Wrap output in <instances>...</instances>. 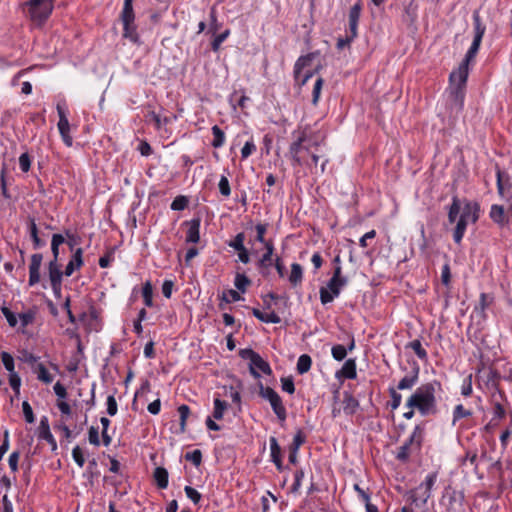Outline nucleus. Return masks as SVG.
I'll return each mask as SVG.
<instances>
[{
    "label": "nucleus",
    "mask_w": 512,
    "mask_h": 512,
    "mask_svg": "<svg viewBox=\"0 0 512 512\" xmlns=\"http://www.w3.org/2000/svg\"><path fill=\"white\" fill-rule=\"evenodd\" d=\"M436 386H440L436 381L422 384L408 398L406 406L418 410L422 416L436 414Z\"/></svg>",
    "instance_id": "f257e3e1"
},
{
    "label": "nucleus",
    "mask_w": 512,
    "mask_h": 512,
    "mask_svg": "<svg viewBox=\"0 0 512 512\" xmlns=\"http://www.w3.org/2000/svg\"><path fill=\"white\" fill-rule=\"evenodd\" d=\"M473 59H468V53H466L464 60L459 65L456 71L450 74V97L457 106L458 110L463 108L465 86L469 75V63Z\"/></svg>",
    "instance_id": "f03ea898"
},
{
    "label": "nucleus",
    "mask_w": 512,
    "mask_h": 512,
    "mask_svg": "<svg viewBox=\"0 0 512 512\" xmlns=\"http://www.w3.org/2000/svg\"><path fill=\"white\" fill-rule=\"evenodd\" d=\"M26 5L30 19L38 25L49 18L54 8L53 0H29Z\"/></svg>",
    "instance_id": "7ed1b4c3"
},
{
    "label": "nucleus",
    "mask_w": 512,
    "mask_h": 512,
    "mask_svg": "<svg viewBox=\"0 0 512 512\" xmlns=\"http://www.w3.org/2000/svg\"><path fill=\"white\" fill-rule=\"evenodd\" d=\"M424 429L417 425L409 439L399 447L396 458L400 461H407L412 451L419 450L423 441Z\"/></svg>",
    "instance_id": "20e7f679"
},
{
    "label": "nucleus",
    "mask_w": 512,
    "mask_h": 512,
    "mask_svg": "<svg viewBox=\"0 0 512 512\" xmlns=\"http://www.w3.org/2000/svg\"><path fill=\"white\" fill-rule=\"evenodd\" d=\"M441 504L446 507L447 512H465L463 493L450 486L445 489Z\"/></svg>",
    "instance_id": "39448f33"
},
{
    "label": "nucleus",
    "mask_w": 512,
    "mask_h": 512,
    "mask_svg": "<svg viewBox=\"0 0 512 512\" xmlns=\"http://www.w3.org/2000/svg\"><path fill=\"white\" fill-rule=\"evenodd\" d=\"M473 24H474V38L473 42L467 51L468 59H474L480 48L482 38L486 31V26L482 22L479 12L476 10L473 13Z\"/></svg>",
    "instance_id": "423d86ee"
},
{
    "label": "nucleus",
    "mask_w": 512,
    "mask_h": 512,
    "mask_svg": "<svg viewBox=\"0 0 512 512\" xmlns=\"http://www.w3.org/2000/svg\"><path fill=\"white\" fill-rule=\"evenodd\" d=\"M347 279H333L331 278L326 287L320 288V301L323 305L328 304L338 297L341 289L347 284Z\"/></svg>",
    "instance_id": "0eeeda50"
},
{
    "label": "nucleus",
    "mask_w": 512,
    "mask_h": 512,
    "mask_svg": "<svg viewBox=\"0 0 512 512\" xmlns=\"http://www.w3.org/2000/svg\"><path fill=\"white\" fill-rule=\"evenodd\" d=\"M307 135L305 131H300L297 134L296 140L290 145L289 152L295 165H303L305 163L302 153L309 152V146L305 145Z\"/></svg>",
    "instance_id": "6e6552de"
},
{
    "label": "nucleus",
    "mask_w": 512,
    "mask_h": 512,
    "mask_svg": "<svg viewBox=\"0 0 512 512\" xmlns=\"http://www.w3.org/2000/svg\"><path fill=\"white\" fill-rule=\"evenodd\" d=\"M314 56L315 53H309L305 56H301L294 65V78L300 86L305 85L308 79L313 75L310 71H307L302 75V71L305 67L310 66Z\"/></svg>",
    "instance_id": "1a4fd4ad"
},
{
    "label": "nucleus",
    "mask_w": 512,
    "mask_h": 512,
    "mask_svg": "<svg viewBox=\"0 0 512 512\" xmlns=\"http://www.w3.org/2000/svg\"><path fill=\"white\" fill-rule=\"evenodd\" d=\"M57 112L59 116L58 129L64 143L70 147L73 144V139L70 135V124L66 113L60 104L57 105Z\"/></svg>",
    "instance_id": "9d476101"
},
{
    "label": "nucleus",
    "mask_w": 512,
    "mask_h": 512,
    "mask_svg": "<svg viewBox=\"0 0 512 512\" xmlns=\"http://www.w3.org/2000/svg\"><path fill=\"white\" fill-rule=\"evenodd\" d=\"M49 270V279L51 282V287L55 294L60 293L61 291V282L63 273L60 270V265L56 260H51L48 266Z\"/></svg>",
    "instance_id": "9b49d317"
},
{
    "label": "nucleus",
    "mask_w": 512,
    "mask_h": 512,
    "mask_svg": "<svg viewBox=\"0 0 512 512\" xmlns=\"http://www.w3.org/2000/svg\"><path fill=\"white\" fill-rule=\"evenodd\" d=\"M258 370H260L266 375L272 374V369L269 363L265 361L259 354L255 358H253L249 364V371L251 375L257 379L260 378Z\"/></svg>",
    "instance_id": "f8f14e48"
},
{
    "label": "nucleus",
    "mask_w": 512,
    "mask_h": 512,
    "mask_svg": "<svg viewBox=\"0 0 512 512\" xmlns=\"http://www.w3.org/2000/svg\"><path fill=\"white\" fill-rule=\"evenodd\" d=\"M42 254L36 253L31 256L29 265V285L33 286L40 281V267L42 263Z\"/></svg>",
    "instance_id": "ddd939ff"
},
{
    "label": "nucleus",
    "mask_w": 512,
    "mask_h": 512,
    "mask_svg": "<svg viewBox=\"0 0 512 512\" xmlns=\"http://www.w3.org/2000/svg\"><path fill=\"white\" fill-rule=\"evenodd\" d=\"M38 437L40 439H43V440L47 441L51 445L52 450H56L57 449L56 440H55V438L53 437V435H52V433L50 431V426H49L48 418L45 417V416L42 417L41 420H40V423H39V426H38Z\"/></svg>",
    "instance_id": "4468645a"
},
{
    "label": "nucleus",
    "mask_w": 512,
    "mask_h": 512,
    "mask_svg": "<svg viewBox=\"0 0 512 512\" xmlns=\"http://www.w3.org/2000/svg\"><path fill=\"white\" fill-rule=\"evenodd\" d=\"M437 479L436 473L429 474L425 481L421 483L417 488L418 490L422 491V494L420 495L421 503L425 505L428 501V499L431 496V489L433 485L435 484Z\"/></svg>",
    "instance_id": "2eb2a0df"
},
{
    "label": "nucleus",
    "mask_w": 512,
    "mask_h": 512,
    "mask_svg": "<svg viewBox=\"0 0 512 512\" xmlns=\"http://www.w3.org/2000/svg\"><path fill=\"white\" fill-rule=\"evenodd\" d=\"M459 218L471 223L477 222L479 218V205L475 202L473 203L467 201L461 211Z\"/></svg>",
    "instance_id": "dca6fc26"
},
{
    "label": "nucleus",
    "mask_w": 512,
    "mask_h": 512,
    "mask_svg": "<svg viewBox=\"0 0 512 512\" xmlns=\"http://www.w3.org/2000/svg\"><path fill=\"white\" fill-rule=\"evenodd\" d=\"M361 5L356 3L353 5L349 11V28L350 33H352V37L357 36V26L360 18Z\"/></svg>",
    "instance_id": "f3484780"
},
{
    "label": "nucleus",
    "mask_w": 512,
    "mask_h": 512,
    "mask_svg": "<svg viewBox=\"0 0 512 512\" xmlns=\"http://www.w3.org/2000/svg\"><path fill=\"white\" fill-rule=\"evenodd\" d=\"M82 253H83V251L81 248H78L75 251L72 259L66 265V268L64 271V274L66 276H71L76 269H79L83 265Z\"/></svg>",
    "instance_id": "a211bd4d"
},
{
    "label": "nucleus",
    "mask_w": 512,
    "mask_h": 512,
    "mask_svg": "<svg viewBox=\"0 0 512 512\" xmlns=\"http://www.w3.org/2000/svg\"><path fill=\"white\" fill-rule=\"evenodd\" d=\"M189 227L186 234V242L198 243L200 240V219H192L188 223Z\"/></svg>",
    "instance_id": "6ab92c4d"
},
{
    "label": "nucleus",
    "mask_w": 512,
    "mask_h": 512,
    "mask_svg": "<svg viewBox=\"0 0 512 512\" xmlns=\"http://www.w3.org/2000/svg\"><path fill=\"white\" fill-rule=\"evenodd\" d=\"M271 458L278 470H282L281 448L275 437H270Z\"/></svg>",
    "instance_id": "aec40b11"
},
{
    "label": "nucleus",
    "mask_w": 512,
    "mask_h": 512,
    "mask_svg": "<svg viewBox=\"0 0 512 512\" xmlns=\"http://www.w3.org/2000/svg\"><path fill=\"white\" fill-rule=\"evenodd\" d=\"M252 314L258 320H260V321H262L264 323L278 324L281 321L280 317L275 312L263 313L259 309L253 308L252 309Z\"/></svg>",
    "instance_id": "412c9836"
},
{
    "label": "nucleus",
    "mask_w": 512,
    "mask_h": 512,
    "mask_svg": "<svg viewBox=\"0 0 512 512\" xmlns=\"http://www.w3.org/2000/svg\"><path fill=\"white\" fill-rule=\"evenodd\" d=\"M419 369H415L411 374L404 376L398 383L399 390L411 389L418 381Z\"/></svg>",
    "instance_id": "4be33fe9"
},
{
    "label": "nucleus",
    "mask_w": 512,
    "mask_h": 512,
    "mask_svg": "<svg viewBox=\"0 0 512 512\" xmlns=\"http://www.w3.org/2000/svg\"><path fill=\"white\" fill-rule=\"evenodd\" d=\"M266 252L262 255L258 262V266L260 268H268L271 266L272 263V256L274 252V245L272 241H268L264 245Z\"/></svg>",
    "instance_id": "5701e85b"
},
{
    "label": "nucleus",
    "mask_w": 512,
    "mask_h": 512,
    "mask_svg": "<svg viewBox=\"0 0 512 512\" xmlns=\"http://www.w3.org/2000/svg\"><path fill=\"white\" fill-rule=\"evenodd\" d=\"M132 2L133 0H124L123 10L120 16L123 24L128 25L135 20Z\"/></svg>",
    "instance_id": "b1692460"
},
{
    "label": "nucleus",
    "mask_w": 512,
    "mask_h": 512,
    "mask_svg": "<svg viewBox=\"0 0 512 512\" xmlns=\"http://www.w3.org/2000/svg\"><path fill=\"white\" fill-rule=\"evenodd\" d=\"M359 407V402L351 394L345 393L343 399V410L346 414L352 415Z\"/></svg>",
    "instance_id": "393cba45"
},
{
    "label": "nucleus",
    "mask_w": 512,
    "mask_h": 512,
    "mask_svg": "<svg viewBox=\"0 0 512 512\" xmlns=\"http://www.w3.org/2000/svg\"><path fill=\"white\" fill-rule=\"evenodd\" d=\"M154 479L156 481L157 486L160 489H165L168 486V471L164 467H157L154 470Z\"/></svg>",
    "instance_id": "a878e982"
},
{
    "label": "nucleus",
    "mask_w": 512,
    "mask_h": 512,
    "mask_svg": "<svg viewBox=\"0 0 512 512\" xmlns=\"http://www.w3.org/2000/svg\"><path fill=\"white\" fill-rule=\"evenodd\" d=\"M270 405H271L274 413L276 414L277 418L280 421H285V419L287 417V412H286V408L284 407V405L282 403L281 397L279 395L277 397H275L273 400L270 401Z\"/></svg>",
    "instance_id": "bb28decb"
},
{
    "label": "nucleus",
    "mask_w": 512,
    "mask_h": 512,
    "mask_svg": "<svg viewBox=\"0 0 512 512\" xmlns=\"http://www.w3.org/2000/svg\"><path fill=\"white\" fill-rule=\"evenodd\" d=\"M490 218L497 224L504 226L507 223L504 208L501 205H492Z\"/></svg>",
    "instance_id": "cd10ccee"
},
{
    "label": "nucleus",
    "mask_w": 512,
    "mask_h": 512,
    "mask_svg": "<svg viewBox=\"0 0 512 512\" xmlns=\"http://www.w3.org/2000/svg\"><path fill=\"white\" fill-rule=\"evenodd\" d=\"M341 375L346 379H355L357 377L356 362L354 359H348L342 366Z\"/></svg>",
    "instance_id": "c85d7f7f"
},
{
    "label": "nucleus",
    "mask_w": 512,
    "mask_h": 512,
    "mask_svg": "<svg viewBox=\"0 0 512 512\" xmlns=\"http://www.w3.org/2000/svg\"><path fill=\"white\" fill-rule=\"evenodd\" d=\"M303 269L300 264L293 263L291 265V273L289 275V282L292 286L296 287L302 282Z\"/></svg>",
    "instance_id": "c756f323"
},
{
    "label": "nucleus",
    "mask_w": 512,
    "mask_h": 512,
    "mask_svg": "<svg viewBox=\"0 0 512 512\" xmlns=\"http://www.w3.org/2000/svg\"><path fill=\"white\" fill-rule=\"evenodd\" d=\"M468 223V221L459 218L453 233V239L457 244L461 243Z\"/></svg>",
    "instance_id": "7c9ffc66"
},
{
    "label": "nucleus",
    "mask_w": 512,
    "mask_h": 512,
    "mask_svg": "<svg viewBox=\"0 0 512 512\" xmlns=\"http://www.w3.org/2000/svg\"><path fill=\"white\" fill-rule=\"evenodd\" d=\"M212 134H213V141L211 143V145L214 147V148H220L221 146H223L224 142H225V133L223 132V130L217 126V125H214L212 128Z\"/></svg>",
    "instance_id": "2f4dec72"
},
{
    "label": "nucleus",
    "mask_w": 512,
    "mask_h": 512,
    "mask_svg": "<svg viewBox=\"0 0 512 512\" xmlns=\"http://www.w3.org/2000/svg\"><path fill=\"white\" fill-rule=\"evenodd\" d=\"M312 365V359L309 355L303 354L298 358L297 371L299 374L308 372Z\"/></svg>",
    "instance_id": "473e14b6"
},
{
    "label": "nucleus",
    "mask_w": 512,
    "mask_h": 512,
    "mask_svg": "<svg viewBox=\"0 0 512 512\" xmlns=\"http://www.w3.org/2000/svg\"><path fill=\"white\" fill-rule=\"evenodd\" d=\"M227 407L228 403L226 401L216 398L214 400L213 418L216 420H221Z\"/></svg>",
    "instance_id": "72a5a7b5"
},
{
    "label": "nucleus",
    "mask_w": 512,
    "mask_h": 512,
    "mask_svg": "<svg viewBox=\"0 0 512 512\" xmlns=\"http://www.w3.org/2000/svg\"><path fill=\"white\" fill-rule=\"evenodd\" d=\"M461 211V205L459 199L455 196L452 199V204L448 211V220L450 223H454L457 219L458 214Z\"/></svg>",
    "instance_id": "f704fd0d"
},
{
    "label": "nucleus",
    "mask_w": 512,
    "mask_h": 512,
    "mask_svg": "<svg viewBox=\"0 0 512 512\" xmlns=\"http://www.w3.org/2000/svg\"><path fill=\"white\" fill-rule=\"evenodd\" d=\"M29 230L30 235L34 243L35 248H39L44 245V242L38 236V228L34 218H29Z\"/></svg>",
    "instance_id": "c9c22d12"
},
{
    "label": "nucleus",
    "mask_w": 512,
    "mask_h": 512,
    "mask_svg": "<svg viewBox=\"0 0 512 512\" xmlns=\"http://www.w3.org/2000/svg\"><path fill=\"white\" fill-rule=\"evenodd\" d=\"M422 494V491L418 490V488L414 489V490H410L406 496H407V501L409 502V505L408 506H416V507H421V506H424L422 503H421V498H420V495Z\"/></svg>",
    "instance_id": "e433bc0d"
},
{
    "label": "nucleus",
    "mask_w": 512,
    "mask_h": 512,
    "mask_svg": "<svg viewBox=\"0 0 512 512\" xmlns=\"http://www.w3.org/2000/svg\"><path fill=\"white\" fill-rule=\"evenodd\" d=\"M36 372H37V378L38 380L46 383V384H49L52 382L53 380V377L51 376V374L47 371V369L45 368V366L42 364V363H38L37 366H36Z\"/></svg>",
    "instance_id": "4c0bfd02"
},
{
    "label": "nucleus",
    "mask_w": 512,
    "mask_h": 512,
    "mask_svg": "<svg viewBox=\"0 0 512 512\" xmlns=\"http://www.w3.org/2000/svg\"><path fill=\"white\" fill-rule=\"evenodd\" d=\"M323 79L322 77H318L314 83L313 91H312V104L316 106L320 99L322 87H323Z\"/></svg>",
    "instance_id": "58836bf2"
},
{
    "label": "nucleus",
    "mask_w": 512,
    "mask_h": 512,
    "mask_svg": "<svg viewBox=\"0 0 512 512\" xmlns=\"http://www.w3.org/2000/svg\"><path fill=\"white\" fill-rule=\"evenodd\" d=\"M142 296L146 306L150 307L153 304V288L150 282H146L142 288Z\"/></svg>",
    "instance_id": "ea45409f"
},
{
    "label": "nucleus",
    "mask_w": 512,
    "mask_h": 512,
    "mask_svg": "<svg viewBox=\"0 0 512 512\" xmlns=\"http://www.w3.org/2000/svg\"><path fill=\"white\" fill-rule=\"evenodd\" d=\"M178 412L180 415V431L185 432L186 430V420L190 414V408L183 404L178 407Z\"/></svg>",
    "instance_id": "a19ab883"
},
{
    "label": "nucleus",
    "mask_w": 512,
    "mask_h": 512,
    "mask_svg": "<svg viewBox=\"0 0 512 512\" xmlns=\"http://www.w3.org/2000/svg\"><path fill=\"white\" fill-rule=\"evenodd\" d=\"M250 283H251V281L244 274H237L235 277L234 285L238 290H240L242 292L246 291V288H247V286L250 285Z\"/></svg>",
    "instance_id": "79ce46f5"
},
{
    "label": "nucleus",
    "mask_w": 512,
    "mask_h": 512,
    "mask_svg": "<svg viewBox=\"0 0 512 512\" xmlns=\"http://www.w3.org/2000/svg\"><path fill=\"white\" fill-rule=\"evenodd\" d=\"M409 347L415 352V354L422 360L427 358V352L423 348L421 342L419 340H413L409 343Z\"/></svg>",
    "instance_id": "37998d69"
},
{
    "label": "nucleus",
    "mask_w": 512,
    "mask_h": 512,
    "mask_svg": "<svg viewBox=\"0 0 512 512\" xmlns=\"http://www.w3.org/2000/svg\"><path fill=\"white\" fill-rule=\"evenodd\" d=\"M493 302V297L486 293H481L479 304L476 306V310H479L481 313H484L485 309L489 307Z\"/></svg>",
    "instance_id": "c03bdc74"
},
{
    "label": "nucleus",
    "mask_w": 512,
    "mask_h": 512,
    "mask_svg": "<svg viewBox=\"0 0 512 512\" xmlns=\"http://www.w3.org/2000/svg\"><path fill=\"white\" fill-rule=\"evenodd\" d=\"M259 394L269 402L277 397L279 394L271 387H264L262 383H259Z\"/></svg>",
    "instance_id": "a18cd8bd"
},
{
    "label": "nucleus",
    "mask_w": 512,
    "mask_h": 512,
    "mask_svg": "<svg viewBox=\"0 0 512 512\" xmlns=\"http://www.w3.org/2000/svg\"><path fill=\"white\" fill-rule=\"evenodd\" d=\"M124 27V36L126 38L131 39L133 42L138 41V34L136 32V26L134 22L129 23L128 25L123 24Z\"/></svg>",
    "instance_id": "49530a36"
},
{
    "label": "nucleus",
    "mask_w": 512,
    "mask_h": 512,
    "mask_svg": "<svg viewBox=\"0 0 512 512\" xmlns=\"http://www.w3.org/2000/svg\"><path fill=\"white\" fill-rule=\"evenodd\" d=\"M331 353L335 360L342 361L347 355V349L343 345H334Z\"/></svg>",
    "instance_id": "de8ad7c7"
},
{
    "label": "nucleus",
    "mask_w": 512,
    "mask_h": 512,
    "mask_svg": "<svg viewBox=\"0 0 512 512\" xmlns=\"http://www.w3.org/2000/svg\"><path fill=\"white\" fill-rule=\"evenodd\" d=\"M1 360H2V363L4 365V367L6 368V370L11 373V372H15L14 371V359L13 357L11 356V354H9L8 352H2L1 353Z\"/></svg>",
    "instance_id": "09e8293b"
},
{
    "label": "nucleus",
    "mask_w": 512,
    "mask_h": 512,
    "mask_svg": "<svg viewBox=\"0 0 512 512\" xmlns=\"http://www.w3.org/2000/svg\"><path fill=\"white\" fill-rule=\"evenodd\" d=\"M147 118L154 122L156 129H160L163 124H167L169 122V119L167 117H164L162 119L160 115L156 114L154 111H150L147 114Z\"/></svg>",
    "instance_id": "8fccbe9b"
},
{
    "label": "nucleus",
    "mask_w": 512,
    "mask_h": 512,
    "mask_svg": "<svg viewBox=\"0 0 512 512\" xmlns=\"http://www.w3.org/2000/svg\"><path fill=\"white\" fill-rule=\"evenodd\" d=\"M188 205V199L185 196H177L171 203V209L180 211L184 210Z\"/></svg>",
    "instance_id": "3c124183"
},
{
    "label": "nucleus",
    "mask_w": 512,
    "mask_h": 512,
    "mask_svg": "<svg viewBox=\"0 0 512 512\" xmlns=\"http://www.w3.org/2000/svg\"><path fill=\"white\" fill-rule=\"evenodd\" d=\"M471 414H472L471 411L465 409L462 404H459L454 409L453 422H456L457 420L464 418V417H469Z\"/></svg>",
    "instance_id": "603ef678"
},
{
    "label": "nucleus",
    "mask_w": 512,
    "mask_h": 512,
    "mask_svg": "<svg viewBox=\"0 0 512 512\" xmlns=\"http://www.w3.org/2000/svg\"><path fill=\"white\" fill-rule=\"evenodd\" d=\"M72 457L76 464L82 468L85 463L84 453L83 450L77 445L72 450Z\"/></svg>",
    "instance_id": "864d4df0"
},
{
    "label": "nucleus",
    "mask_w": 512,
    "mask_h": 512,
    "mask_svg": "<svg viewBox=\"0 0 512 512\" xmlns=\"http://www.w3.org/2000/svg\"><path fill=\"white\" fill-rule=\"evenodd\" d=\"M244 240H245V235L244 233H238L234 239L229 243V246L234 248L235 250L239 251V250H243L244 248H246L244 246Z\"/></svg>",
    "instance_id": "5fc2aeb1"
},
{
    "label": "nucleus",
    "mask_w": 512,
    "mask_h": 512,
    "mask_svg": "<svg viewBox=\"0 0 512 512\" xmlns=\"http://www.w3.org/2000/svg\"><path fill=\"white\" fill-rule=\"evenodd\" d=\"M184 491L186 496L194 503L198 504L201 500V494L191 486H185Z\"/></svg>",
    "instance_id": "6e6d98bb"
},
{
    "label": "nucleus",
    "mask_w": 512,
    "mask_h": 512,
    "mask_svg": "<svg viewBox=\"0 0 512 512\" xmlns=\"http://www.w3.org/2000/svg\"><path fill=\"white\" fill-rule=\"evenodd\" d=\"M500 378L499 373L494 369H488L487 371V385L492 388H496L498 385V380Z\"/></svg>",
    "instance_id": "4d7b16f0"
},
{
    "label": "nucleus",
    "mask_w": 512,
    "mask_h": 512,
    "mask_svg": "<svg viewBox=\"0 0 512 512\" xmlns=\"http://www.w3.org/2000/svg\"><path fill=\"white\" fill-rule=\"evenodd\" d=\"M185 459L191 461L195 466H199L202 461V453L200 450L188 452L185 455Z\"/></svg>",
    "instance_id": "13d9d810"
},
{
    "label": "nucleus",
    "mask_w": 512,
    "mask_h": 512,
    "mask_svg": "<svg viewBox=\"0 0 512 512\" xmlns=\"http://www.w3.org/2000/svg\"><path fill=\"white\" fill-rule=\"evenodd\" d=\"M218 187H219V191H220V193H221L223 196L228 197V196L231 194L230 184H229V181H228V179H227V177H226V176H222V177L220 178V181H219Z\"/></svg>",
    "instance_id": "bf43d9fd"
},
{
    "label": "nucleus",
    "mask_w": 512,
    "mask_h": 512,
    "mask_svg": "<svg viewBox=\"0 0 512 512\" xmlns=\"http://www.w3.org/2000/svg\"><path fill=\"white\" fill-rule=\"evenodd\" d=\"M22 410L25 417L26 422L33 423L35 421L34 413L32 407L27 401L22 403Z\"/></svg>",
    "instance_id": "052dcab7"
},
{
    "label": "nucleus",
    "mask_w": 512,
    "mask_h": 512,
    "mask_svg": "<svg viewBox=\"0 0 512 512\" xmlns=\"http://www.w3.org/2000/svg\"><path fill=\"white\" fill-rule=\"evenodd\" d=\"M1 311H2L3 315L5 316L9 325L11 327H15L17 325V317L15 316V314L12 311H10L9 308H7L5 306L1 307Z\"/></svg>",
    "instance_id": "680f3d73"
},
{
    "label": "nucleus",
    "mask_w": 512,
    "mask_h": 512,
    "mask_svg": "<svg viewBox=\"0 0 512 512\" xmlns=\"http://www.w3.org/2000/svg\"><path fill=\"white\" fill-rule=\"evenodd\" d=\"M493 419H503L506 415L503 405L497 400L494 401L493 405Z\"/></svg>",
    "instance_id": "e2e57ef3"
},
{
    "label": "nucleus",
    "mask_w": 512,
    "mask_h": 512,
    "mask_svg": "<svg viewBox=\"0 0 512 512\" xmlns=\"http://www.w3.org/2000/svg\"><path fill=\"white\" fill-rule=\"evenodd\" d=\"M9 383L14 392H19L20 385H21V379L19 375L16 372H11L9 375Z\"/></svg>",
    "instance_id": "0e129e2a"
},
{
    "label": "nucleus",
    "mask_w": 512,
    "mask_h": 512,
    "mask_svg": "<svg viewBox=\"0 0 512 512\" xmlns=\"http://www.w3.org/2000/svg\"><path fill=\"white\" fill-rule=\"evenodd\" d=\"M19 359L22 361V362H25L29 365H35L38 361V357H36L35 355H33L32 353L28 352V351H23L21 353V356L19 357Z\"/></svg>",
    "instance_id": "69168bd1"
},
{
    "label": "nucleus",
    "mask_w": 512,
    "mask_h": 512,
    "mask_svg": "<svg viewBox=\"0 0 512 512\" xmlns=\"http://www.w3.org/2000/svg\"><path fill=\"white\" fill-rule=\"evenodd\" d=\"M19 165L23 172H28L31 166V160L27 153H23L19 157Z\"/></svg>",
    "instance_id": "338daca9"
},
{
    "label": "nucleus",
    "mask_w": 512,
    "mask_h": 512,
    "mask_svg": "<svg viewBox=\"0 0 512 512\" xmlns=\"http://www.w3.org/2000/svg\"><path fill=\"white\" fill-rule=\"evenodd\" d=\"M89 442L95 446L100 445L98 428L91 426L88 433Z\"/></svg>",
    "instance_id": "774afa93"
}]
</instances>
